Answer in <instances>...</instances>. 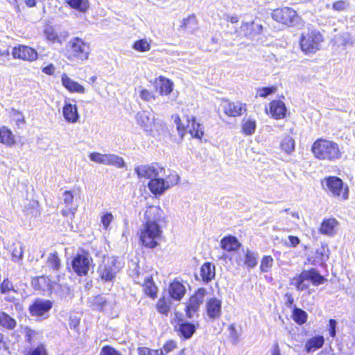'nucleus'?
Instances as JSON below:
<instances>
[{
	"mask_svg": "<svg viewBox=\"0 0 355 355\" xmlns=\"http://www.w3.org/2000/svg\"><path fill=\"white\" fill-rule=\"evenodd\" d=\"M166 223L164 211L155 205H147L144 214V223L139 230V240L143 245L154 248L159 245L162 236V225Z\"/></svg>",
	"mask_w": 355,
	"mask_h": 355,
	"instance_id": "f257e3e1",
	"label": "nucleus"
},
{
	"mask_svg": "<svg viewBox=\"0 0 355 355\" xmlns=\"http://www.w3.org/2000/svg\"><path fill=\"white\" fill-rule=\"evenodd\" d=\"M311 152L315 158L320 160L334 161L341 157L338 144L325 139L315 141L311 146Z\"/></svg>",
	"mask_w": 355,
	"mask_h": 355,
	"instance_id": "f03ea898",
	"label": "nucleus"
},
{
	"mask_svg": "<svg viewBox=\"0 0 355 355\" xmlns=\"http://www.w3.org/2000/svg\"><path fill=\"white\" fill-rule=\"evenodd\" d=\"M66 56L71 61H85L91 53L90 45L82 38L76 37L71 39L66 45Z\"/></svg>",
	"mask_w": 355,
	"mask_h": 355,
	"instance_id": "7ed1b4c3",
	"label": "nucleus"
},
{
	"mask_svg": "<svg viewBox=\"0 0 355 355\" xmlns=\"http://www.w3.org/2000/svg\"><path fill=\"white\" fill-rule=\"evenodd\" d=\"M326 279L317 270L313 268L303 270L299 275L291 279V284L295 286L297 291H302L309 288V282L318 286L324 283Z\"/></svg>",
	"mask_w": 355,
	"mask_h": 355,
	"instance_id": "20e7f679",
	"label": "nucleus"
},
{
	"mask_svg": "<svg viewBox=\"0 0 355 355\" xmlns=\"http://www.w3.org/2000/svg\"><path fill=\"white\" fill-rule=\"evenodd\" d=\"M323 37L321 33L315 30L302 33L300 37V48L306 54L315 53L320 48Z\"/></svg>",
	"mask_w": 355,
	"mask_h": 355,
	"instance_id": "39448f33",
	"label": "nucleus"
},
{
	"mask_svg": "<svg viewBox=\"0 0 355 355\" xmlns=\"http://www.w3.org/2000/svg\"><path fill=\"white\" fill-rule=\"evenodd\" d=\"M174 122L177 126V130L180 137L182 138L186 132H188L192 137L200 139L203 135L202 125L196 122L193 117L187 116L186 123L182 122L179 116H174Z\"/></svg>",
	"mask_w": 355,
	"mask_h": 355,
	"instance_id": "423d86ee",
	"label": "nucleus"
},
{
	"mask_svg": "<svg viewBox=\"0 0 355 355\" xmlns=\"http://www.w3.org/2000/svg\"><path fill=\"white\" fill-rule=\"evenodd\" d=\"M323 189L331 193L334 197H341L343 200L348 198V188L344 187L341 179L338 177L332 176L324 178L322 181Z\"/></svg>",
	"mask_w": 355,
	"mask_h": 355,
	"instance_id": "0eeeda50",
	"label": "nucleus"
},
{
	"mask_svg": "<svg viewBox=\"0 0 355 355\" xmlns=\"http://www.w3.org/2000/svg\"><path fill=\"white\" fill-rule=\"evenodd\" d=\"M272 16L275 21L288 26H295L300 21V17L297 15L296 11L288 7L273 10Z\"/></svg>",
	"mask_w": 355,
	"mask_h": 355,
	"instance_id": "6e6552de",
	"label": "nucleus"
},
{
	"mask_svg": "<svg viewBox=\"0 0 355 355\" xmlns=\"http://www.w3.org/2000/svg\"><path fill=\"white\" fill-rule=\"evenodd\" d=\"M116 262L117 260L114 257L104 259L98 269V273L101 279L105 282L112 280L119 270V267L116 265Z\"/></svg>",
	"mask_w": 355,
	"mask_h": 355,
	"instance_id": "1a4fd4ad",
	"label": "nucleus"
},
{
	"mask_svg": "<svg viewBox=\"0 0 355 355\" xmlns=\"http://www.w3.org/2000/svg\"><path fill=\"white\" fill-rule=\"evenodd\" d=\"M135 171L139 178L153 179L156 177L162 175L165 169L157 163L150 165H140L136 166Z\"/></svg>",
	"mask_w": 355,
	"mask_h": 355,
	"instance_id": "9d476101",
	"label": "nucleus"
},
{
	"mask_svg": "<svg viewBox=\"0 0 355 355\" xmlns=\"http://www.w3.org/2000/svg\"><path fill=\"white\" fill-rule=\"evenodd\" d=\"M135 119L137 123L147 132H152L156 128L155 116L152 112L147 110L139 112L135 116Z\"/></svg>",
	"mask_w": 355,
	"mask_h": 355,
	"instance_id": "9b49d317",
	"label": "nucleus"
},
{
	"mask_svg": "<svg viewBox=\"0 0 355 355\" xmlns=\"http://www.w3.org/2000/svg\"><path fill=\"white\" fill-rule=\"evenodd\" d=\"M206 291L204 288H200L193 296H191L187 305V315L191 318L196 313L204 301Z\"/></svg>",
	"mask_w": 355,
	"mask_h": 355,
	"instance_id": "f8f14e48",
	"label": "nucleus"
},
{
	"mask_svg": "<svg viewBox=\"0 0 355 355\" xmlns=\"http://www.w3.org/2000/svg\"><path fill=\"white\" fill-rule=\"evenodd\" d=\"M0 293L4 295V300L8 302H12L18 305V292L15 289L12 282L8 278L4 279L0 284Z\"/></svg>",
	"mask_w": 355,
	"mask_h": 355,
	"instance_id": "ddd939ff",
	"label": "nucleus"
},
{
	"mask_svg": "<svg viewBox=\"0 0 355 355\" xmlns=\"http://www.w3.org/2000/svg\"><path fill=\"white\" fill-rule=\"evenodd\" d=\"M92 259L85 254H78L73 260L72 267L78 275H86L89 269Z\"/></svg>",
	"mask_w": 355,
	"mask_h": 355,
	"instance_id": "4468645a",
	"label": "nucleus"
},
{
	"mask_svg": "<svg viewBox=\"0 0 355 355\" xmlns=\"http://www.w3.org/2000/svg\"><path fill=\"white\" fill-rule=\"evenodd\" d=\"M52 302L49 300L37 299L29 307V311L33 316H44L52 308Z\"/></svg>",
	"mask_w": 355,
	"mask_h": 355,
	"instance_id": "2eb2a0df",
	"label": "nucleus"
},
{
	"mask_svg": "<svg viewBox=\"0 0 355 355\" xmlns=\"http://www.w3.org/2000/svg\"><path fill=\"white\" fill-rule=\"evenodd\" d=\"M223 108L226 115L233 117L241 116L247 111L246 104L240 101L230 102L225 101L223 102Z\"/></svg>",
	"mask_w": 355,
	"mask_h": 355,
	"instance_id": "dca6fc26",
	"label": "nucleus"
},
{
	"mask_svg": "<svg viewBox=\"0 0 355 355\" xmlns=\"http://www.w3.org/2000/svg\"><path fill=\"white\" fill-rule=\"evenodd\" d=\"M12 55L15 59L34 61L37 58V52L33 48L26 46H19L12 49Z\"/></svg>",
	"mask_w": 355,
	"mask_h": 355,
	"instance_id": "f3484780",
	"label": "nucleus"
},
{
	"mask_svg": "<svg viewBox=\"0 0 355 355\" xmlns=\"http://www.w3.org/2000/svg\"><path fill=\"white\" fill-rule=\"evenodd\" d=\"M62 115L64 120L70 123H76L80 119L76 105L68 101L64 102L62 107Z\"/></svg>",
	"mask_w": 355,
	"mask_h": 355,
	"instance_id": "a211bd4d",
	"label": "nucleus"
},
{
	"mask_svg": "<svg viewBox=\"0 0 355 355\" xmlns=\"http://www.w3.org/2000/svg\"><path fill=\"white\" fill-rule=\"evenodd\" d=\"M61 83L62 86L71 93L84 94L86 92L83 85L73 80L66 73L61 75Z\"/></svg>",
	"mask_w": 355,
	"mask_h": 355,
	"instance_id": "6ab92c4d",
	"label": "nucleus"
},
{
	"mask_svg": "<svg viewBox=\"0 0 355 355\" xmlns=\"http://www.w3.org/2000/svg\"><path fill=\"white\" fill-rule=\"evenodd\" d=\"M155 90L160 95H168L171 93L173 88V83L164 76H159L154 80Z\"/></svg>",
	"mask_w": 355,
	"mask_h": 355,
	"instance_id": "aec40b11",
	"label": "nucleus"
},
{
	"mask_svg": "<svg viewBox=\"0 0 355 355\" xmlns=\"http://www.w3.org/2000/svg\"><path fill=\"white\" fill-rule=\"evenodd\" d=\"M148 187L155 195H162L168 189V184L166 182L165 179L159 177L150 180Z\"/></svg>",
	"mask_w": 355,
	"mask_h": 355,
	"instance_id": "412c9836",
	"label": "nucleus"
},
{
	"mask_svg": "<svg viewBox=\"0 0 355 355\" xmlns=\"http://www.w3.org/2000/svg\"><path fill=\"white\" fill-rule=\"evenodd\" d=\"M286 108L284 102L272 101L270 103V114L275 119H282L286 116Z\"/></svg>",
	"mask_w": 355,
	"mask_h": 355,
	"instance_id": "4be33fe9",
	"label": "nucleus"
},
{
	"mask_svg": "<svg viewBox=\"0 0 355 355\" xmlns=\"http://www.w3.org/2000/svg\"><path fill=\"white\" fill-rule=\"evenodd\" d=\"M186 293L185 286L178 281H173L168 287V293L171 298L175 300H180Z\"/></svg>",
	"mask_w": 355,
	"mask_h": 355,
	"instance_id": "5701e85b",
	"label": "nucleus"
},
{
	"mask_svg": "<svg viewBox=\"0 0 355 355\" xmlns=\"http://www.w3.org/2000/svg\"><path fill=\"white\" fill-rule=\"evenodd\" d=\"M207 313L211 319L220 317L221 314V302L216 298H211L207 302Z\"/></svg>",
	"mask_w": 355,
	"mask_h": 355,
	"instance_id": "b1692460",
	"label": "nucleus"
},
{
	"mask_svg": "<svg viewBox=\"0 0 355 355\" xmlns=\"http://www.w3.org/2000/svg\"><path fill=\"white\" fill-rule=\"evenodd\" d=\"M337 225L338 221L335 218L325 219L321 223L320 232L323 234L332 236L336 233Z\"/></svg>",
	"mask_w": 355,
	"mask_h": 355,
	"instance_id": "393cba45",
	"label": "nucleus"
},
{
	"mask_svg": "<svg viewBox=\"0 0 355 355\" xmlns=\"http://www.w3.org/2000/svg\"><path fill=\"white\" fill-rule=\"evenodd\" d=\"M15 143V137L12 131L5 126L0 128V144L7 146H12Z\"/></svg>",
	"mask_w": 355,
	"mask_h": 355,
	"instance_id": "a878e982",
	"label": "nucleus"
},
{
	"mask_svg": "<svg viewBox=\"0 0 355 355\" xmlns=\"http://www.w3.org/2000/svg\"><path fill=\"white\" fill-rule=\"evenodd\" d=\"M324 339L322 336H316L309 338L304 346L308 353H312L321 348L324 344Z\"/></svg>",
	"mask_w": 355,
	"mask_h": 355,
	"instance_id": "bb28decb",
	"label": "nucleus"
},
{
	"mask_svg": "<svg viewBox=\"0 0 355 355\" xmlns=\"http://www.w3.org/2000/svg\"><path fill=\"white\" fill-rule=\"evenodd\" d=\"M220 245L224 250L232 252L236 250L239 248L240 243L235 237L229 236L221 240Z\"/></svg>",
	"mask_w": 355,
	"mask_h": 355,
	"instance_id": "cd10ccee",
	"label": "nucleus"
},
{
	"mask_svg": "<svg viewBox=\"0 0 355 355\" xmlns=\"http://www.w3.org/2000/svg\"><path fill=\"white\" fill-rule=\"evenodd\" d=\"M200 276L204 282L211 281L215 277V266L210 263H204L200 268Z\"/></svg>",
	"mask_w": 355,
	"mask_h": 355,
	"instance_id": "c85d7f7f",
	"label": "nucleus"
},
{
	"mask_svg": "<svg viewBox=\"0 0 355 355\" xmlns=\"http://www.w3.org/2000/svg\"><path fill=\"white\" fill-rule=\"evenodd\" d=\"M151 40L147 38H143L135 41L132 48L137 52L146 53L148 52L151 49Z\"/></svg>",
	"mask_w": 355,
	"mask_h": 355,
	"instance_id": "c756f323",
	"label": "nucleus"
},
{
	"mask_svg": "<svg viewBox=\"0 0 355 355\" xmlns=\"http://www.w3.org/2000/svg\"><path fill=\"white\" fill-rule=\"evenodd\" d=\"M171 300L168 297H162L156 304L157 311L163 315H167L171 310Z\"/></svg>",
	"mask_w": 355,
	"mask_h": 355,
	"instance_id": "7c9ffc66",
	"label": "nucleus"
},
{
	"mask_svg": "<svg viewBox=\"0 0 355 355\" xmlns=\"http://www.w3.org/2000/svg\"><path fill=\"white\" fill-rule=\"evenodd\" d=\"M105 164L116 168H123L125 166L124 159L115 154H105Z\"/></svg>",
	"mask_w": 355,
	"mask_h": 355,
	"instance_id": "2f4dec72",
	"label": "nucleus"
},
{
	"mask_svg": "<svg viewBox=\"0 0 355 355\" xmlns=\"http://www.w3.org/2000/svg\"><path fill=\"white\" fill-rule=\"evenodd\" d=\"M257 122L251 118L244 119L242 122L241 131L245 135H252L254 133Z\"/></svg>",
	"mask_w": 355,
	"mask_h": 355,
	"instance_id": "473e14b6",
	"label": "nucleus"
},
{
	"mask_svg": "<svg viewBox=\"0 0 355 355\" xmlns=\"http://www.w3.org/2000/svg\"><path fill=\"white\" fill-rule=\"evenodd\" d=\"M17 322L14 318L8 314L0 311V325L8 329H13L16 327Z\"/></svg>",
	"mask_w": 355,
	"mask_h": 355,
	"instance_id": "72a5a7b5",
	"label": "nucleus"
},
{
	"mask_svg": "<svg viewBox=\"0 0 355 355\" xmlns=\"http://www.w3.org/2000/svg\"><path fill=\"white\" fill-rule=\"evenodd\" d=\"M281 149L287 154H291L295 150V140L290 136H285L280 144Z\"/></svg>",
	"mask_w": 355,
	"mask_h": 355,
	"instance_id": "f704fd0d",
	"label": "nucleus"
},
{
	"mask_svg": "<svg viewBox=\"0 0 355 355\" xmlns=\"http://www.w3.org/2000/svg\"><path fill=\"white\" fill-rule=\"evenodd\" d=\"M67 2L71 8L83 12H86L89 6L87 0H67Z\"/></svg>",
	"mask_w": 355,
	"mask_h": 355,
	"instance_id": "c9c22d12",
	"label": "nucleus"
},
{
	"mask_svg": "<svg viewBox=\"0 0 355 355\" xmlns=\"http://www.w3.org/2000/svg\"><path fill=\"white\" fill-rule=\"evenodd\" d=\"M178 329L186 338H189L196 331V327L191 323H182L178 326Z\"/></svg>",
	"mask_w": 355,
	"mask_h": 355,
	"instance_id": "e433bc0d",
	"label": "nucleus"
},
{
	"mask_svg": "<svg viewBox=\"0 0 355 355\" xmlns=\"http://www.w3.org/2000/svg\"><path fill=\"white\" fill-rule=\"evenodd\" d=\"M46 266L53 270H58L60 266V260L56 252L51 253L49 255Z\"/></svg>",
	"mask_w": 355,
	"mask_h": 355,
	"instance_id": "4c0bfd02",
	"label": "nucleus"
},
{
	"mask_svg": "<svg viewBox=\"0 0 355 355\" xmlns=\"http://www.w3.org/2000/svg\"><path fill=\"white\" fill-rule=\"evenodd\" d=\"M144 289L145 293L149 296L152 297H155L156 296L157 287L153 284L151 277H147L145 279Z\"/></svg>",
	"mask_w": 355,
	"mask_h": 355,
	"instance_id": "58836bf2",
	"label": "nucleus"
},
{
	"mask_svg": "<svg viewBox=\"0 0 355 355\" xmlns=\"http://www.w3.org/2000/svg\"><path fill=\"white\" fill-rule=\"evenodd\" d=\"M10 117L15 124L19 127L21 125H24L26 123L25 118L23 114L15 109H12L10 112Z\"/></svg>",
	"mask_w": 355,
	"mask_h": 355,
	"instance_id": "ea45409f",
	"label": "nucleus"
},
{
	"mask_svg": "<svg viewBox=\"0 0 355 355\" xmlns=\"http://www.w3.org/2000/svg\"><path fill=\"white\" fill-rule=\"evenodd\" d=\"M293 318L298 324H303L306 322L307 314L304 311L295 308L293 312Z\"/></svg>",
	"mask_w": 355,
	"mask_h": 355,
	"instance_id": "a19ab883",
	"label": "nucleus"
},
{
	"mask_svg": "<svg viewBox=\"0 0 355 355\" xmlns=\"http://www.w3.org/2000/svg\"><path fill=\"white\" fill-rule=\"evenodd\" d=\"M101 223L105 230L110 229V225L114 220V216L111 212L105 211L101 214Z\"/></svg>",
	"mask_w": 355,
	"mask_h": 355,
	"instance_id": "79ce46f5",
	"label": "nucleus"
},
{
	"mask_svg": "<svg viewBox=\"0 0 355 355\" xmlns=\"http://www.w3.org/2000/svg\"><path fill=\"white\" fill-rule=\"evenodd\" d=\"M139 97L144 101L150 102L155 101L156 96L155 94L145 88H141L139 91Z\"/></svg>",
	"mask_w": 355,
	"mask_h": 355,
	"instance_id": "37998d69",
	"label": "nucleus"
},
{
	"mask_svg": "<svg viewBox=\"0 0 355 355\" xmlns=\"http://www.w3.org/2000/svg\"><path fill=\"white\" fill-rule=\"evenodd\" d=\"M23 246L21 244L18 243L15 245L12 250V257L14 261H19L23 258Z\"/></svg>",
	"mask_w": 355,
	"mask_h": 355,
	"instance_id": "c03bdc74",
	"label": "nucleus"
},
{
	"mask_svg": "<svg viewBox=\"0 0 355 355\" xmlns=\"http://www.w3.org/2000/svg\"><path fill=\"white\" fill-rule=\"evenodd\" d=\"M230 339L233 345H236L240 339V334L238 332L234 324L229 327Z\"/></svg>",
	"mask_w": 355,
	"mask_h": 355,
	"instance_id": "a18cd8bd",
	"label": "nucleus"
},
{
	"mask_svg": "<svg viewBox=\"0 0 355 355\" xmlns=\"http://www.w3.org/2000/svg\"><path fill=\"white\" fill-rule=\"evenodd\" d=\"M257 257L255 254L248 250L245 254V264L249 268H253L257 265Z\"/></svg>",
	"mask_w": 355,
	"mask_h": 355,
	"instance_id": "49530a36",
	"label": "nucleus"
},
{
	"mask_svg": "<svg viewBox=\"0 0 355 355\" xmlns=\"http://www.w3.org/2000/svg\"><path fill=\"white\" fill-rule=\"evenodd\" d=\"M273 259L270 256L264 257L261 263L260 269L262 272H267L272 267Z\"/></svg>",
	"mask_w": 355,
	"mask_h": 355,
	"instance_id": "de8ad7c7",
	"label": "nucleus"
},
{
	"mask_svg": "<svg viewBox=\"0 0 355 355\" xmlns=\"http://www.w3.org/2000/svg\"><path fill=\"white\" fill-rule=\"evenodd\" d=\"M44 33L47 40L53 43L56 42L57 32L53 27L47 26L44 29Z\"/></svg>",
	"mask_w": 355,
	"mask_h": 355,
	"instance_id": "09e8293b",
	"label": "nucleus"
},
{
	"mask_svg": "<svg viewBox=\"0 0 355 355\" xmlns=\"http://www.w3.org/2000/svg\"><path fill=\"white\" fill-rule=\"evenodd\" d=\"M276 91L277 88L275 87H261L257 89V95L262 98H266L275 93Z\"/></svg>",
	"mask_w": 355,
	"mask_h": 355,
	"instance_id": "8fccbe9b",
	"label": "nucleus"
},
{
	"mask_svg": "<svg viewBox=\"0 0 355 355\" xmlns=\"http://www.w3.org/2000/svg\"><path fill=\"white\" fill-rule=\"evenodd\" d=\"M89 157L91 161L95 163L105 164V154L94 152L89 154Z\"/></svg>",
	"mask_w": 355,
	"mask_h": 355,
	"instance_id": "3c124183",
	"label": "nucleus"
},
{
	"mask_svg": "<svg viewBox=\"0 0 355 355\" xmlns=\"http://www.w3.org/2000/svg\"><path fill=\"white\" fill-rule=\"evenodd\" d=\"M166 182L168 184V189L174 185H176L180 181V177L176 173H172L168 175L165 180Z\"/></svg>",
	"mask_w": 355,
	"mask_h": 355,
	"instance_id": "603ef678",
	"label": "nucleus"
},
{
	"mask_svg": "<svg viewBox=\"0 0 355 355\" xmlns=\"http://www.w3.org/2000/svg\"><path fill=\"white\" fill-rule=\"evenodd\" d=\"M138 354L139 355H163L162 352H158V350H151L146 347H139Z\"/></svg>",
	"mask_w": 355,
	"mask_h": 355,
	"instance_id": "864d4df0",
	"label": "nucleus"
},
{
	"mask_svg": "<svg viewBox=\"0 0 355 355\" xmlns=\"http://www.w3.org/2000/svg\"><path fill=\"white\" fill-rule=\"evenodd\" d=\"M175 347L176 345L173 341H168L164 344L162 349L158 350V352H162L163 355H166L168 353L173 350Z\"/></svg>",
	"mask_w": 355,
	"mask_h": 355,
	"instance_id": "5fc2aeb1",
	"label": "nucleus"
},
{
	"mask_svg": "<svg viewBox=\"0 0 355 355\" xmlns=\"http://www.w3.org/2000/svg\"><path fill=\"white\" fill-rule=\"evenodd\" d=\"M349 6V3L347 0H340L335 2L333 4V8L335 10L342 11L347 9Z\"/></svg>",
	"mask_w": 355,
	"mask_h": 355,
	"instance_id": "6e6d98bb",
	"label": "nucleus"
},
{
	"mask_svg": "<svg viewBox=\"0 0 355 355\" xmlns=\"http://www.w3.org/2000/svg\"><path fill=\"white\" fill-rule=\"evenodd\" d=\"M288 241L284 242L285 245L288 247L295 248L300 242V239L297 236H288Z\"/></svg>",
	"mask_w": 355,
	"mask_h": 355,
	"instance_id": "4d7b16f0",
	"label": "nucleus"
},
{
	"mask_svg": "<svg viewBox=\"0 0 355 355\" xmlns=\"http://www.w3.org/2000/svg\"><path fill=\"white\" fill-rule=\"evenodd\" d=\"M73 198L74 196L71 191H66L63 193V200L67 206H69L73 203Z\"/></svg>",
	"mask_w": 355,
	"mask_h": 355,
	"instance_id": "13d9d810",
	"label": "nucleus"
},
{
	"mask_svg": "<svg viewBox=\"0 0 355 355\" xmlns=\"http://www.w3.org/2000/svg\"><path fill=\"white\" fill-rule=\"evenodd\" d=\"M101 355H121L119 352L110 346L103 347Z\"/></svg>",
	"mask_w": 355,
	"mask_h": 355,
	"instance_id": "bf43d9fd",
	"label": "nucleus"
},
{
	"mask_svg": "<svg viewBox=\"0 0 355 355\" xmlns=\"http://www.w3.org/2000/svg\"><path fill=\"white\" fill-rule=\"evenodd\" d=\"M28 355H47V353L44 347L41 345L35 349L30 351Z\"/></svg>",
	"mask_w": 355,
	"mask_h": 355,
	"instance_id": "052dcab7",
	"label": "nucleus"
},
{
	"mask_svg": "<svg viewBox=\"0 0 355 355\" xmlns=\"http://www.w3.org/2000/svg\"><path fill=\"white\" fill-rule=\"evenodd\" d=\"M37 335V333L29 328L25 329L26 340L28 343L32 342L33 339Z\"/></svg>",
	"mask_w": 355,
	"mask_h": 355,
	"instance_id": "680f3d73",
	"label": "nucleus"
},
{
	"mask_svg": "<svg viewBox=\"0 0 355 355\" xmlns=\"http://www.w3.org/2000/svg\"><path fill=\"white\" fill-rule=\"evenodd\" d=\"M69 37V33L66 31H60V33H57L56 37V42L62 44L64 42L67 38Z\"/></svg>",
	"mask_w": 355,
	"mask_h": 355,
	"instance_id": "e2e57ef3",
	"label": "nucleus"
},
{
	"mask_svg": "<svg viewBox=\"0 0 355 355\" xmlns=\"http://www.w3.org/2000/svg\"><path fill=\"white\" fill-rule=\"evenodd\" d=\"M76 209V207H70L68 209H63L62 211V214L64 217H69L71 219H72L74 217Z\"/></svg>",
	"mask_w": 355,
	"mask_h": 355,
	"instance_id": "0e129e2a",
	"label": "nucleus"
},
{
	"mask_svg": "<svg viewBox=\"0 0 355 355\" xmlns=\"http://www.w3.org/2000/svg\"><path fill=\"white\" fill-rule=\"evenodd\" d=\"M55 67L53 64H51L42 69V72L47 75H52L55 72Z\"/></svg>",
	"mask_w": 355,
	"mask_h": 355,
	"instance_id": "69168bd1",
	"label": "nucleus"
},
{
	"mask_svg": "<svg viewBox=\"0 0 355 355\" xmlns=\"http://www.w3.org/2000/svg\"><path fill=\"white\" fill-rule=\"evenodd\" d=\"M336 322L334 320H329V331L330 335L334 337L336 335Z\"/></svg>",
	"mask_w": 355,
	"mask_h": 355,
	"instance_id": "338daca9",
	"label": "nucleus"
},
{
	"mask_svg": "<svg viewBox=\"0 0 355 355\" xmlns=\"http://www.w3.org/2000/svg\"><path fill=\"white\" fill-rule=\"evenodd\" d=\"M70 326L76 329L79 325V320L76 318L70 319Z\"/></svg>",
	"mask_w": 355,
	"mask_h": 355,
	"instance_id": "774afa93",
	"label": "nucleus"
}]
</instances>
